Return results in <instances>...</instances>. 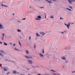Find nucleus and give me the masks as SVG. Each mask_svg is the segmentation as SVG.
<instances>
[{"label": "nucleus", "instance_id": "nucleus-34", "mask_svg": "<svg viewBox=\"0 0 75 75\" xmlns=\"http://www.w3.org/2000/svg\"><path fill=\"white\" fill-rule=\"evenodd\" d=\"M13 46L14 47H15V46H16V44H13Z\"/></svg>", "mask_w": 75, "mask_h": 75}, {"label": "nucleus", "instance_id": "nucleus-7", "mask_svg": "<svg viewBox=\"0 0 75 75\" xmlns=\"http://www.w3.org/2000/svg\"><path fill=\"white\" fill-rule=\"evenodd\" d=\"M40 55L41 57H44V55L41 53H40Z\"/></svg>", "mask_w": 75, "mask_h": 75}, {"label": "nucleus", "instance_id": "nucleus-13", "mask_svg": "<svg viewBox=\"0 0 75 75\" xmlns=\"http://www.w3.org/2000/svg\"><path fill=\"white\" fill-rule=\"evenodd\" d=\"M66 8L67 10H69V11H71V9H69V8Z\"/></svg>", "mask_w": 75, "mask_h": 75}, {"label": "nucleus", "instance_id": "nucleus-25", "mask_svg": "<svg viewBox=\"0 0 75 75\" xmlns=\"http://www.w3.org/2000/svg\"><path fill=\"white\" fill-rule=\"evenodd\" d=\"M69 7H70V8H71V9H72V7L69 6Z\"/></svg>", "mask_w": 75, "mask_h": 75}, {"label": "nucleus", "instance_id": "nucleus-31", "mask_svg": "<svg viewBox=\"0 0 75 75\" xmlns=\"http://www.w3.org/2000/svg\"><path fill=\"white\" fill-rule=\"evenodd\" d=\"M3 39H4V37H2V40H3Z\"/></svg>", "mask_w": 75, "mask_h": 75}, {"label": "nucleus", "instance_id": "nucleus-48", "mask_svg": "<svg viewBox=\"0 0 75 75\" xmlns=\"http://www.w3.org/2000/svg\"><path fill=\"white\" fill-rule=\"evenodd\" d=\"M1 6V5L0 4V7Z\"/></svg>", "mask_w": 75, "mask_h": 75}, {"label": "nucleus", "instance_id": "nucleus-33", "mask_svg": "<svg viewBox=\"0 0 75 75\" xmlns=\"http://www.w3.org/2000/svg\"><path fill=\"white\" fill-rule=\"evenodd\" d=\"M36 47V45H35L34 46V47L35 48V47Z\"/></svg>", "mask_w": 75, "mask_h": 75}, {"label": "nucleus", "instance_id": "nucleus-23", "mask_svg": "<svg viewBox=\"0 0 75 75\" xmlns=\"http://www.w3.org/2000/svg\"><path fill=\"white\" fill-rule=\"evenodd\" d=\"M4 44L5 45H7V44L5 42L4 43Z\"/></svg>", "mask_w": 75, "mask_h": 75}, {"label": "nucleus", "instance_id": "nucleus-44", "mask_svg": "<svg viewBox=\"0 0 75 75\" xmlns=\"http://www.w3.org/2000/svg\"><path fill=\"white\" fill-rule=\"evenodd\" d=\"M29 8H31V6H30Z\"/></svg>", "mask_w": 75, "mask_h": 75}, {"label": "nucleus", "instance_id": "nucleus-56", "mask_svg": "<svg viewBox=\"0 0 75 75\" xmlns=\"http://www.w3.org/2000/svg\"><path fill=\"white\" fill-rule=\"evenodd\" d=\"M50 0V1H51L52 0Z\"/></svg>", "mask_w": 75, "mask_h": 75}, {"label": "nucleus", "instance_id": "nucleus-49", "mask_svg": "<svg viewBox=\"0 0 75 75\" xmlns=\"http://www.w3.org/2000/svg\"><path fill=\"white\" fill-rule=\"evenodd\" d=\"M37 0H35V1H36Z\"/></svg>", "mask_w": 75, "mask_h": 75}, {"label": "nucleus", "instance_id": "nucleus-46", "mask_svg": "<svg viewBox=\"0 0 75 75\" xmlns=\"http://www.w3.org/2000/svg\"><path fill=\"white\" fill-rule=\"evenodd\" d=\"M38 75H41V74H38Z\"/></svg>", "mask_w": 75, "mask_h": 75}, {"label": "nucleus", "instance_id": "nucleus-45", "mask_svg": "<svg viewBox=\"0 0 75 75\" xmlns=\"http://www.w3.org/2000/svg\"><path fill=\"white\" fill-rule=\"evenodd\" d=\"M72 24H74V23H72Z\"/></svg>", "mask_w": 75, "mask_h": 75}, {"label": "nucleus", "instance_id": "nucleus-54", "mask_svg": "<svg viewBox=\"0 0 75 75\" xmlns=\"http://www.w3.org/2000/svg\"><path fill=\"white\" fill-rule=\"evenodd\" d=\"M1 66H2V65L1 66Z\"/></svg>", "mask_w": 75, "mask_h": 75}, {"label": "nucleus", "instance_id": "nucleus-35", "mask_svg": "<svg viewBox=\"0 0 75 75\" xmlns=\"http://www.w3.org/2000/svg\"><path fill=\"white\" fill-rule=\"evenodd\" d=\"M52 71H53V72H56L55 71H54V70H52Z\"/></svg>", "mask_w": 75, "mask_h": 75}, {"label": "nucleus", "instance_id": "nucleus-11", "mask_svg": "<svg viewBox=\"0 0 75 75\" xmlns=\"http://www.w3.org/2000/svg\"><path fill=\"white\" fill-rule=\"evenodd\" d=\"M62 59H63V60H65V59H66L65 58V57H62Z\"/></svg>", "mask_w": 75, "mask_h": 75}, {"label": "nucleus", "instance_id": "nucleus-14", "mask_svg": "<svg viewBox=\"0 0 75 75\" xmlns=\"http://www.w3.org/2000/svg\"><path fill=\"white\" fill-rule=\"evenodd\" d=\"M45 0L46 1H47V2H48V3H52V2H51V1H49L48 0Z\"/></svg>", "mask_w": 75, "mask_h": 75}, {"label": "nucleus", "instance_id": "nucleus-36", "mask_svg": "<svg viewBox=\"0 0 75 75\" xmlns=\"http://www.w3.org/2000/svg\"><path fill=\"white\" fill-rule=\"evenodd\" d=\"M2 35H3V36H4V35H5L4 33H3Z\"/></svg>", "mask_w": 75, "mask_h": 75}, {"label": "nucleus", "instance_id": "nucleus-32", "mask_svg": "<svg viewBox=\"0 0 75 75\" xmlns=\"http://www.w3.org/2000/svg\"><path fill=\"white\" fill-rule=\"evenodd\" d=\"M0 44H3V43H2V42H1V41H0Z\"/></svg>", "mask_w": 75, "mask_h": 75}, {"label": "nucleus", "instance_id": "nucleus-12", "mask_svg": "<svg viewBox=\"0 0 75 75\" xmlns=\"http://www.w3.org/2000/svg\"><path fill=\"white\" fill-rule=\"evenodd\" d=\"M2 7H7V6L6 5H4L3 4L1 5Z\"/></svg>", "mask_w": 75, "mask_h": 75}, {"label": "nucleus", "instance_id": "nucleus-47", "mask_svg": "<svg viewBox=\"0 0 75 75\" xmlns=\"http://www.w3.org/2000/svg\"><path fill=\"white\" fill-rule=\"evenodd\" d=\"M29 69H27L28 70H29Z\"/></svg>", "mask_w": 75, "mask_h": 75}, {"label": "nucleus", "instance_id": "nucleus-3", "mask_svg": "<svg viewBox=\"0 0 75 75\" xmlns=\"http://www.w3.org/2000/svg\"><path fill=\"white\" fill-rule=\"evenodd\" d=\"M71 24V23H68V24H66V23L65 24V25L67 26V27L68 28V29L69 28V26H70V24Z\"/></svg>", "mask_w": 75, "mask_h": 75}, {"label": "nucleus", "instance_id": "nucleus-22", "mask_svg": "<svg viewBox=\"0 0 75 75\" xmlns=\"http://www.w3.org/2000/svg\"><path fill=\"white\" fill-rule=\"evenodd\" d=\"M50 18H54V16H52L50 17Z\"/></svg>", "mask_w": 75, "mask_h": 75}, {"label": "nucleus", "instance_id": "nucleus-39", "mask_svg": "<svg viewBox=\"0 0 75 75\" xmlns=\"http://www.w3.org/2000/svg\"><path fill=\"white\" fill-rule=\"evenodd\" d=\"M74 71H72V73H74Z\"/></svg>", "mask_w": 75, "mask_h": 75}, {"label": "nucleus", "instance_id": "nucleus-17", "mask_svg": "<svg viewBox=\"0 0 75 75\" xmlns=\"http://www.w3.org/2000/svg\"><path fill=\"white\" fill-rule=\"evenodd\" d=\"M36 35L37 36V37H38H38H40V35H39L38 34V33H36Z\"/></svg>", "mask_w": 75, "mask_h": 75}, {"label": "nucleus", "instance_id": "nucleus-30", "mask_svg": "<svg viewBox=\"0 0 75 75\" xmlns=\"http://www.w3.org/2000/svg\"><path fill=\"white\" fill-rule=\"evenodd\" d=\"M60 19L61 20V19H62L63 20H64V19L61 17L60 18Z\"/></svg>", "mask_w": 75, "mask_h": 75}, {"label": "nucleus", "instance_id": "nucleus-29", "mask_svg": "<svg viewBox=\"0 0 75 75\" xmlns=\"http://www.w3.org/2000/svg\"><path fill=\"white\" fill-rule=\"evenodd\" d=\"M40 8H44V7L43 6L42 7H40Z\"/></svg>", "mask_w": 75, "mask_h": 75}, {"label": "nucleus", "instance_id": "nucleus-37", "mask_svg": "<svg viewBox=\"0 0 75 75\" xmlns=\"http://www.w3.org/2000/svg\"><path fill=\"white\" fill-rule=\"evenodd\" d=\"M62 34H64V32H62Z\"/></svg>", "mask_w": 75, "mask_h": 75}, {"label": "nucleus", "instance_id": "nucleus-15", "mask_svg": "<svg viewBox=\"0 0 75 75\" xmlns=\"http://www.w3.org/2000/svg\"><path fill=\"white\" fill-rule=\"evenodd\" d=\"M13 74H16V73H17V72L16 71H13Z\"/></svg>", "mask_w": 75, "mask_h": 75}, {"label": "nucleus", "instance_id": "nucleus-9", "mask_svg": "<svg viewBox=\"0 0 75 75\" xmlns=\"http://www.w3.org/2000/svg\"><path fill=\"white\" fill-rule=\"evenodd\" d=\"M71 47H67L65 49L66 50H69V49H71Z\"/></svg>", "mask_w": 75, "mask_h": 75}, {"label": "nucleus", "instance_id": "nucleus-18", "mask_svg": "<svg viewBox=\"0 0 75 75\" xmlns=\"http://www.w3.org/2000/svg\"><path fill=\"white\" fill-rule=\"evenodd\" d=\"M26 54H28L29 53V52H28V51L27 50L26 51Z\"/></svg>", "mask_w": 75, "mask_h": 75}, {"label": "nucleus", "instance_id": "nucleus-43", "mask_svg": "<svg viewBox=\"0 0 75 75\" xmlns=\"http://www.w3.org/2000/svg\"><path fill=\"white\" fill-rule=\"evenodd\" d=\"M10 74V73H9L8 74L7 73V75H8V74Z\"/></svg>", "mask_w": 75, "mask_h": 75}, {"label": "nucleus", "instance_id": "nucleus-27", "mask_svg": "<svg viewBox=\"0 0 75 75\" xmlns=\"http://www.w3.org/2000/svg\"><path fill=\"white\" fill-rule=\"evenodd\" d=\"M31 39V36H30L29 37V40H30Z\"/></svg>", "mask_w": 75, "mask_h": 75}, {"label": "nucleus", "instance_id": "nucleus-28", "mask_svg": "<svg viewBox=\"0 0 75 75\" xmlns=\"http://www.w3.org/2000/svg\"><path fill=\"white\" fill-rule=\"evenodd\" d=\"M25 19H26V18H23L22 19V20H25Z\"/></svg>", "mask_w": 75, "mask_h": 75}, {"label": "nucleus", "instance_id": "nucleus-51", "mask_svg": "<svg viewBox=\"0 0 75 75\" xmlns=\"http://www.w3.org/2000/svg\"><path fill=\"white\" fill-rule=\"evenodd\" d=\"M74 72H75V71H74Z\"/></svg>", "mask_w": 75, "mask_h": 75}, {"label": "nucleus", "instance_id": "nucleus-40", "mask_svg": "<svg viewBox=\"0 0 75 75\" xmlns=\"http://www.w3.org/2000/svg\"><path fill=\"white\" fill-rule=\"evenodd\" d=\"M13 16H14V15H15L14 13H13Z\"/></svg>", "mask_w": 75, "mask_h": 75}, {"label": "nucleus", "instance_id": "nucleus-1", "mask_svg": "<svg viewBox=\"0 0 75 75\" xmlns=\"http://www.w3.org/2000/svg\"><path fill=\"white\" fill-rule=\"evenodd\" d=\"M28 64H31V65L33 64V62L30 60H28Z\"/></svg>", "mask_w": 75, "mask_h": 75}, {"label": "nucleus", "instance_id": "nucleus-20", "mask_svg": "<svg viewBox=\"0 0 75 75\" xmlns=\"http://www.w3.org/2000/svg\"><path fill=\"white\" fill-rule=\"evenodd\" d=\"M18 42H19V45H20L21 46V43L20 42V41H19Z\"/></svg>", "mask_w": 75, "mask_h": 75}, {"label": "nucleus", "instance_id": "nucleus-10", "mask_svg": "<svg viewBox=\"0 0 75 75\" xmlns=\"http://www.w3.org/2000/svg\"><path fill=\"white\" fill-rule=\"evenodd\" d=\"M1 52H2L4 54V55H6V53L5 52H4V51H3V50H1L0 51Z\"/></svg>", "mask_w": 75, "mask_h": 75}, {"label": "nucleus", "instance_id": "nucleus-38", "mask_svg": "<svg viewBox=\"0 0 75 75\" xmlns=\"http://www.w3.org/2000/svg\"><path fill=\"white\" fill-rule=\"evenodd\" d=\"M64 33H66V32H67V31H64Z\"/></svg>", "mask_w": 75, "mask_h": 75}, {"label": "nucleus", "instance_id": "nucleus-21", "mask_svg": "<svg viewBox=\"0 0 75 75\" xmlns=\"http://www.w3.org/2000/svg\"><path fill=\"white\" fill-rule=\"evenodd\" d=\"M0 55L2 56V57H3V54L1 53H0Z\"/></svg>", "mask_w": 75, "mask_h": 75}, {"label": "nucleus", "instance_id": "nucleus-24", "mask_svg": "<svg viewBox=\"0 0 75 75\" xmlns=\"http://www.w3.org/2000/svg\"><path fill=\"white\" fill-rule=\"evenodd\" d=\"M42 53H43V54L44 53V50L43 49L42 50Z\"/></svg>", "mask_w": 75, "mask_h": 75}, {"label": "nucleus", "instance_id": "nucleus-19", "mask_svg": "<svg viewBox=\"0 0 75 75\" xmlns=\"http://www.w3.org/2000/svg\"><path fill=\"white\" fill-rule=\"evenodd\" d=\"M14 50H16V51H19V50H18V49H17V48H15L14 49Z\"/></svg>", "mask_w": 75, "mask_h": 75}, {"label": "nucleus", "instance_id": "nucleus-42", "mask_svg": "<svg viewBox=\"0 0 75 75\" xmlns=\"http://www.w3.org/2000/svg\"><path fill=\"white\" fill-rule=\"evenodd\" d=\"M63 68H65V67L64 66H63Z\"/></svg>", "mask_w": 75, "mask_h": 75}, {"label": "nucleus", "instance_id": "nucleus-52", "mask_svg": "<svg viewBox=\"0 0 75 75\" xmlns=\"http://www.w3.org/2000/svg\"><path fill=\"white\" fill-rule=\"evenodd\" d=\"M47 75H50V74H48Z\"/></svg>", "mask_w": 75, "mask_h": 75}, {"label": "nucleus", "instance_id": "nucleus-16", "mask_svg": "<svg viewBox=\"0 0 75 75\" xmlns=\"http://www.w3.org/2000/svg\"><path fill=\"white\" fill-rule=\"evenodd\" d=\"M4 71H7V68H4Z\"/></svg>", "mask_w": 75, "mask_h": 75}, {"label": "nucleus", "instance_id": "nucleus-53", "mask_svg": "<svg viewBox=\"0 0 75 75\" xmlns=\"http://www.w3.org/2000/svg\"><path fill=\"white\" fill-rule=\"evenodd\" d=\"M10 44H11V43H10Z\"/></svg>", "mask_w": 75, "mask_h": 75}, {"label": "nucleus", "instance_id": "nucleus-4", "mask_svg": "<svg viewBox=\"0 0 75 75\" xmlns=\"http://www.w3.org/2000/svg\"><path fill=\"white\" fill-rule=\"evenodd\" d=\"M68 1L69 2V3L72 4V1L75 2V0H68Z\"/></svg>", "mask_w": 75, "mask_h": 75}, {"label": "nucleus", "instance_id": "nucleus-26", "mask_svg": "<svg viewBox=\"0 0 75 75\" xmlns=\"http://www.w3.org/2000/svg\"><path fill=\"white\" fill-rule=\"evenodd\" d=\"M18 32H19V31H20V32H21V30H18Z\"/></svg>", "mask_w": 75, "mask_h": 75}, {"label": "nucleus", "instance_id": "nucleus-55", "mask_svg": "<svg viewBox=\"0 0 75 75\" xmlns=\"http://www.w3.org/2000/svg\"><path fill=\"white\" fill-rule=\"evenodd\" d=\"M66 63H67V62H66Z\"/></svg>", "mask_w": 75, "mask_h": 75}, {"label": "nucleus", "instance_id": "nucleus-6", "mask_svg": "<svg viewBox=\"0 0 75 75\" xmlns=\"http://www.w3.org/2000/svg\"><path fill=\"white\" fill-rule=\"evenodd\" d=\"M3 28V26L0 23V29Z\"/></svg>", "mask_w": 75, "mask_h": 75}, {"label": "nucleus", "instance_id": "nucleus-50", "mask_svg": "<svg viewBox=\"0 0 75 75\" xmlns=\"http://www.w3.org/2000/svg\"><path fill=\"white\" fill-rule=\"evenodd\" d=\"M53 1H55V0H53Z\"/></svg>", "mask_w": 75, "mask_h": 75}, {"label": "nucleus", "instance_id": "nucleus-8", "mask_svg": "<svg viewBox=\"0 0 75 75\" xmlns=\"http://www.w3.org/2000/svg\"><path fill=\"white\" fill-rule=\"evenodd\" d=\"M40 34H42V35H45V33L43 32H40Z\"/></svg>", "mask_w": 75, "mask_h": 75}, {"label": "nucleus", "instance_id": "nucleus-41", "mask_svg": "<svg viewBox=\"0 0 75 75\" xmlns=\"http://www.w3.org/2000/svg\"><path fill=\"white\" fill-rule=\"evenodd\" d=\"M45 18H46V15H45Z\"/></svg>", "mask_w": 75, "mask_h": 75}, {"label": "nucleus", "instance_id": "nucleus-2", "mask_svg": "<svg viewBox=\"0 0 75 75\" xmlns=\"http://www.w3.org/2000/svg\"><path fill=\"white\" fill-rule=\"evenodd\" d=\"M37 18H35L36 20H40V18H41V17L40 16H37Z\"/></svg>", "mask_w": 75, "mask_h": 75}, {"label": "nucleus", "instance_id": "nucleus-5", "mask_svg": "<svg viewBox=\"0 0 75 75\" xmlns=\"http://www.w3.org/2000/svg\"><path fill=\"white\" fill-rule=\"evenodd\" d=\"M25 58H27L28 59L29 58H31L32 57L31 56H25Z\"/></svg>", "mask_w": 75, "mask_h": 75}]
</instances>
